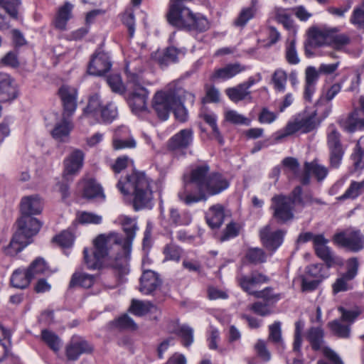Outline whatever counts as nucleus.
Returning <instances> with one entry per match:
<instances>
[{"mask_svg": "<svg viewBox=\"0 0 364 364\" xmlns=\"http://www.w3.org/2000/svg\"><path fill=\"white\" fill-rule=\"evenodd\" d=\"M230 186L229 180L218 172H210L208 164L193 167L183 176V188L178 193L180 200L190 205L205 201L210 196L220 194Z\"/></svg>", "mask_w": 364, "mask_h": 364, "instance_id": "1", "label": "nucleus"}, {"mask_svg": "<svg viewBox=\"0 0 364 364\" xmlns=\"http://www.w3.org/2000/svg\"><path fill=\"white\" fill-rule=\"evenodd\" d=\"M152 180L143 171H134L121 178L117 187L124 195L132 194V204L136 210L146 208L153 198Z\"/></svg>", "mask_w": 364, "mask_h": 364, "instance_id": "2", "label": "nucleus"}, {"mask_svg": "<svg viewBox=\"0 0 364 364\" xmlns=\"http://www.w3.org/2000/svg\"><path fill=\"white\" fill-rule=\"evenodd\" d=\"M166 18L169 24L189 31L204 32L209 28L208 19L200 14H193L183 4L170 3Z\"/></svg>", "mask_w": 364, "mask_h": 364, "instance_id": "3", "label": "nucleus"}, {"mask_svg": "<svg viewBox=\"0 0 364 364\" xmlns=\"http://www.w3.org/2000/svg\"><path fill=\"white\" fill-rule=\"evenodd\" d=\"M123 230L126 233V238H122V252L119 253L112 262V268L117 274V280L119 282L122 277L129 273V261L130 259L132 243L135 237L136 231L138 230L136 222L127 216H123L121 220Z\"/></svg>", "mask_w": 364, "mask_h": 364, "instance_id": "4", "label": "nucleus"}, {"mask_svg": "<svg viewBox=\"0 0 364 364\" xmlns=\"http://www.w3.org/2000/svg\"><path fill=\"white\" fill-rule=\"evenodd\" d=\"M118 247L122 251V237L119 234L111 232L109 235H100L94 240V251L89 255L88 249L83 250L84 262L88 269H100L102 265V259L109 255L112 246Z\"/></svg>", "mask_w": 364, "mask_h": 364, "instance_id": "5", "label": "nucleus"}, {"mask_svg": "<svg viewBox=\"0 0 364 364\" xmlns=\"http://www.w3.org/2000/svg\"><path fill=\"white\" fill-rule=\"evenodd\" d=\"M185 93L186 90L175 83L158 91L152 100V107L158 117L163 121L168 119L173 107L180 104V96Z\"/></svg>", "mask_w": 364, "mask_h": 364, "instance_id": "6", "label": "nucleus"}, {"mask_svg": "<svg viewBox=\"0 0 364 364\" xmlns=\"http://www.w3.org/2000/svg\"><path fill=\"white\" fill-rule=\"evenodd\" d=\"M42 210V203L36 196L24 197L21 202V212L22 216L20 218V225L21 230L26 228V225L31 224L32 228L28 230V234L32 235L38 232L41 228L40 222L32 215L41 213Z\"/></svg>", "mask_w": 364, "mask_h": 364, "instance_id": "7", "label": "nucleus"}, {"mask_svg": "<svg viewBox=\"0 0 364 364\" xmlns=\"http://www.w3.org/2000/svg\"><path fill=\"white\" fill-rule=\"evenodd\" d=\"M333 242L353 252H358L364 249V235L360 230L350 227L336 233Z\"/></svg>", "mask_w": 364, "mask_h": 364, "instance_id": "8", "label": "nucleus"}, {"mask_svg": "<svg viewBox=\"0 0 364 364\" xmlns=\"http://www.w3.org/2000/svg\"><path fill=\"white\" fill-rule=\"evenodd\" d=\"M327 146L329 151V167L338 168L342 163L345 149L341 144V134L334 125H331L328 129Z\"/></svg>", "mask_w": 364, "mask_h": 364, "instance_id": "9", "label": "nucleus"}, {"mask_svg": "<svg viewBox=\"0 0 364 364\" xmlns=\"http://www.w3.org/2000/svg\"><path fill=\"white\" fill-rule=\"evenodd\" d=\"M316 127V119L314 114L299 115L293 122H288L283 129L277 132V139H282L297 132L308 133L313 131Z\"/></svg>", "mask_w": 364, "mask_h": 364, "instance_id": "10", "label": "nucleus"}, {"mask_svg": "<svg viewBox=\"0 0 364 364\" xmlns=\"http://www.w3.org/2000/svg\"><path fill=\"white\" fill-rule=\"evenodd\" d=\"M18 230L14 234L8 246L4 247V253L7 255L14 256L20 252L28 245L31 243V237L36 235L35 232L32 235L28 234V230L32 228L31 224L26 225L23 230L21 228L20 218L17 221Z\"/></svg>", "mask_w": 364, "mask_h": 364, "instance_id": "11", "label": "nucleus"}, {"mask_svg": "<svg viewBox=\"0 0 364 364\" xmlns=\"http://www.w3.org/2000/svg\"><path fill=\"white\" fill-rule=\"evenodd\" d=\"M294 206L291 197L276 195L272 198L270 208L274 210V218L279 223H285L294 218Z\"/></svg>", "mask_w": 364, "mask_h": 364, "instance_id": "12", "label": "nucleus"}, {"mask_svg": "<svg viewBox=\"0 0 364 364\" xmlns=\"http://www.w3.org/2000/svg\"><path fill=\"white\" fill-rule=\"evenodd\" d=\"M306 337L314 350H322L323 355L333 364H344L338 354L331 348L323 346L324 332L321 328H311L307 333Z\"/></svg>", "mask_w": 364, "mask_h": 364, "instance_id": "13", "label": "nucleus"}, {"mask_svg": "<svg viewBox=\"0 0 364 364\" xmlns=\"http://www.w3.org/2000/svg\"><path fill=\"white\" fill-rule=\"evenodd\" d=\"M93 346L84 338L73 336L65 347V355L68 360L75 361L82 354L91 353Z\"/></svg>", "mask_w": 364, "mask_h": 364, "instance_id": "14", "label": "nucleus"}, {"mask_svg": "<svg viewBox=\"0 0 364 364\" xmlns=\"http://www.w3.org/2000/svg\"><path fill=\"white\" fill-rule=\"evenodd\" d=\"M286 232L282 230L272 231L270 225L259 230V238L263 246L269 251L275 252L282 244Z\"/></svg>", "mask_w": 364, "mask_h": 364, "instance_id": "15", "label": "nucleus"}, {"mask_svg": "<svg viewBox=\"0 0 364 364\" xmlns=\"http://www.w3.org/2000/svg\"><path fill=\"white\" fill-rule=\"evenodd\" d=\"M237 281L244 291L253 296V293L257 291L254 289L259 285L268 283L269 278L267 275L255 270L251 272L249 275L240 274L237 276Z\"/></svg>", "mask_w": 364, "mask_h": 364, "instance_id": "16", "label": "nucleus"}, {"mask_svg": "<svg viewBox=\"0 0 364 364\" xmlns=\"http://www.w3.org/2000/svg\"><path fill=\"white\" fill-rule=\"evenodd\" d=\"M132 91L129 99V105L134 113L139 114L147 110L148 90L140 84L132 85Z\"/></svg>", "mask_w": 364, "mask_h": 364, "instance_id": "17", "label": "nucleus"}, {"mask_svg": "<svg viewBox=\"0 0 364 364\" xmlns=\"http://www.w3.org/2000/svg\"><path fill=\"white\" fill-rule=\"evenodd\" d=\"M193 141L192 129H184L171 136L167 141V149L173 152H181L189 148Z\"/></svg>", "mask_w": 364, "mask_h": 364, "instance_id": "18", "label": "nucleus"}, {"mask_svg": "<svg viewBox=\"0 0 364 364\" xmlns=\"http://www.w3.org/2000/svg\"><path fill=\"white\" fill-rule=\"evenodd\" d=\"M84 157L82 151L75 149L65 159L63 178L66 181L70 180L73 176L78 173L83 166Z\"/></svg>", "mask_w": 364, "mask_h": 364, "instance_id": "19", "label": "nucleus"}, {"mask_svg": "<svg viewBox=\"0 0 364 364\" xmlns=\"http://www.w3.org/2000/svg\"><path fill=\"white\" fill-rule=\"evenodd\" d=\"M112 67V63L107 53L96 51L92 56L87 67L90 75L100 76L107 73Z\"/></svg>", "mask_w": 364, "mask_h": 364, "instance_id": "20", "label": "nucleus"}, {"mask_svg": "<svg viewBox=\"0 0 364 364\" xmlns=\"http://www.w3.org/2000/svg\"><path fill=\"white\" fill-rule=\"evenodd\" d=\"M246 69L245 65L237 62L228 63L223 67L215 69L210 78L213 82L226 81L246 70Z\"/></svg>", "mask_w": 364, "mask_h": 364, "instance_id": "21", "label": "nucleus"}, {"mask_svg": "<svg viewBox=\"0 0 364 364\" xmlns=\"http://www.w3.org/2000/svg\"><path fill=\"white\" fill-rule=\"evenodd\" d=\"M58 95L63 106V113L72 116L77 107V90L71 86L63 85L58 90Z\"/></svg>", "mask_w": 364, "mask_h": 364, "instance_id": "22", "label": "nucleus"}, {"mask_svg": "<svg viewBox=\"0 0 364 364\" xmlns=\"http://www.w3.org/2000/svg\"><path fill=\"white\" fill-rule=\"evenodd\" d=\"M328 240L323 235L319 234L314 238V250L316 255L321 259L328 267H331L336 263V257L329 247L326 245Z\"/></svg>", "mask_w": 364, "mask_h": 364, "instance_id": "23", "label": "nucleus"}, {"mask_svg": "<svg viewBox=\"0 0 364 364\" xmlns=\"http://www.w3.org/2000/svg\"><path fill=\"white\" fill-rule=\"evenodd\" d=\"M126 62L125 73L128 82L132 85L140 84L141 75L144 70V65L141 57L129 55Z\"/></svg>", "mask_w": 364, "mask_h": 364, "instance_id": "24", "label": "nucleus"}, {"mask_svg": "<svg viewBox=\"0 0 364 364\" xmlns=\"http://www.w3.org/2000/svg\"><path fill=\"white\" fill-rule=\"evenodd\" d=\"M17 97V90L11 77L5 73H0V102L14 100Z\"/></svg>", "mask_w": 364, "mask_h": 364, "instance_id": "25", "label": "nucleus"}, {"mask_svg": "<svg viewBox=\"0 0 364 364\" xmlns=\"http://www.w3.org/2000/svg\"><path fill=\"white\" fill-rule=\"evenodd\" d=\"M136 144V141L130 136L129 130L127 127L122 126L116 129L113 139L114 149L134 148Z\"/></svg>", "mask_w": 364, "mask_h": 364, "instance_id": "26", "label": "nucleus"}, {"mask_svg": "<svg viewBox=\"0 0 364 364\" xmlns=\"http://www.w3.org/2000/svg\"><path fill=\"white\" fill-rule=\"evenodd\" d=\"M161 281L159 275L154 271L144 272L140 278L139 290L144 294H151L161 285Z\"/></svg>", "mask_w": 364, "mask_h": 364, "instance_id": "27", "label": "nucleus"}, {"mask_svg": "<svg viewBox=\"0 0 364 364\" xmlns=\"http://www.w3.org/2000/svg\"><path fill=\"white\" fill-rule=\"evenodd\" d=\"M71 116L63 114L62 119L57 122L52 131L53 137L59 141H65L73 129Z\"/></svg>", "mask_w": 364, "mask_h": 364, "instance_id": "28", "label": "nucleus"}, {"mask_svg": "<svg viewBox=\"0 0 364 364\" xmlns=\"http://www.w3.org/2000/svg\"><path fill=\"white\" fill-rule=\"evenodd\" d=\"M225 217L224 206L219 203L210 206L205 213L206 222L212 229L219 228L223 225Z\"/></svg>", "mask_w": 364, "mask_h": 364, "instance_id": "29", "label": "nucleus"}, {"mask_svg": "<svg viewBox=\"0 0 364 364\" xmlns=\"http://www.w3.org/2000/svg\"><path fill=\"white\" fill-rule=\"evenodd\" d=\"M168 331L180 336L182 344L186 348L193 342V329L187 325L180 326L178 323L171 322L168 325Z\"/></svg>", "mask_w": 364, "mask_h": 364, "instance_id": "30", "label": "nucleus"}, {"mask_svg": "<svg viewBox=\"0 0 364 364\" xmlns=\"http://www.w3.org/2000/svg\"><path fill=\"white\" fill-rule=\"evenodd\" d=\"M259 9V0H251L250 5L243 8L234 21V25L243 28L247 23L253 18Z\"/></svg>", "mask_w": 364, "mask_h": 364, "instance_id": "31", "label": "nucleus"}, {"mask_svg": "<svg viewBox=\"0 0 364 364\" xmlns=\"http://www.w3.org/2000/svg\"><path fill=\"white\" fill-rule=\"evenodd\" d=\"M82 196L87 199L100 198L103 200L105 198L102 188L94 179L83 182Z\"/></svg>", "mask_w": 364, "mask_h": 364, "instance_id": "32", "label": "nucleus"}, {"mask_svg": "<svg viewBox=\"0 0 364 364\" xmlns=\"http://www.w3.org/2000/svg\"><path fill=\"white\" fill-rule=\"evenodd\" d=\"M73 8V4L68 1H65L63 6L58 9L54 21V25L56 28L61 31L65 30L67 23L72 17Z\"/></svg>", "mask_w": 364, "mask_h": 364, "instance_id": "33", "label": "nucleus"}, {"mask_svg": "<svg viewBox=\"0 0 364 364\" xmlns=\"http://www.w3.org/2000/svg\"><path fill=\"white\" fill-rule=\"evenodd\" d=\"M331 30L312 28L309 29L310 43L314 47H320L330 43Z\"/></svg>", "mask_w": 364, "mask_h": 364, "instance_id": "34", "label": "nucleus"}, {"mask_svg": "<svg viewBox=\"0 0 364 364\" xmlns=\"http://www.w3.org/2000/svg\"><path fill=\"white\" fill-rule=\"evenodd\" d=\"M95 282V277L93 275L76 271L71 277L69 283L70 288H75L76 287H81L83 288L91 287Z\"/></svg>", "mask_w": 364, "mask_h": 364, "instance_id": "35", "label": "nucleus"}, {"mask_svg": "<svg viewBox=\"0 0 364 364\" xmlns=\"http://www.w3.org/2000/svg\"><path fill=\"white\" fill-rule=\"evenodd\" d=\"M225 94L234 102H238L245 100H252L251 92L247 90L241 83L235 87L227 88Z\"/></svg>", "mask_w": 364, "mask_h": 364, "instance_id": "36", "label": "nucleus"}, {"mask_svg": "<svg viewBox=\"0 0 364 364\" xmlns=\"http://www.w3.org/2000/svg\"><path fill=\"white\" fill-rule=\"evenodd\" d=\"M195 96L191 93L186 91V93L181 95L180 96V104L177 105L173 109L172 112H173L175 117L180 122H186L188 118V112L187 109L183 106V103L186 101L190 102L191 104L194 102Z\"/></svg>", "mask_w": 364, "mask_h": 364, "instance_id": "37", "label": "nucleus"}, {"mask_svg": "<svg viewBox=\"0 0 364 364\" xmlns=\"http://www.w3.org/2000/svg\"><path fill=\"white\" fill-rule=\"evenodd\" d=\"M31 280V273L28 272L27 269H16L11 277L12 286L18 289L26 288Z\"/></svg>", "mask_w": 364, "mask_h": 364, "instance_id": "38", "label": "nucleus"}, {"mask_svg": "<svg viewBox=\"0 0 364 364\" xmlns=\"http://www.w3.org/2000/svg\"><path fill=\"white\" fill-rule=\"evenodd\" d=\"M288 80V74L286 70L282 68L276 69L271 78L274 90L277 92H284L287 87Z\"/></svg>", "mask_w": 364, "mask_h": 364, "instance_id": "39", "label": "nucleus"}, {"mask_svg": "<svg viewBox=\"0 0 364 364\" xmlns=\"http://www.w3.org/2000/svg\"><path fill=\"white\" fill-rule=\"evenodd\" d=\"M361 139L362 137L357 141L350 155L353 168V172H360L364 169V149L361 147Z\"/></svg>", "mask_w": 364, "mask_h": 364, "instance_id": "40", "label": "nucleus"}, {"mask_svg": "<svg viewBox=\"0 0 364 364\" xmlns=\"http://www.w3.org/2000/svg\"><path fill=\"white\" fill-rule=\"evenodd\" d=\"M26 269L28 272L31 273L32 279L41 275H48L50 274L48 264L42 257H37L31 263L30 266Z\"/></svg>", "mask_w": 364, "mask_h": 364, "instance_id": "41", "label": "nucleus"}, {"mask_svg": "<svg viewBox=\"0 0 364 364\" xmlns=\"http://www.w3.org/2000/svg\"><path fill=\"white\" fill-rule=\"evenodd\" d=\"M331 332L342 338H348L350 336V326L341 319H335L328 323Z\"/></svg>", "mask_w": 364, "mask_h": 364, "instance_id": "42", "label": "nucleus"}, {"mask_svg": "<svg viewBox=\"0 0 364 364\" xmlns=\"http://www.w3.org/2000/svg\"><path fill=\"white\" fill-rule=\"evenodd\" d=\"M304 168L307 171H311L318 181H323L328 173V168L326 166L318 164L316 159H314L311 162H305Z\"/></svg>", "mask_w": 364, "mask_h": 364, "instance_id": "43", "label": "nucleus"}, {"mask_svg": "<svg viewBox=\"0 0 364 364\" xmlns=\"http://www.w3.org/2000/svg\"><path fill=\"white\" fill-rule=\"evenodd\" d=\"M41 338L43 342L55 353L60 350L62 342L58 336L55 333L44 329L41 331Z\"/></svg>", "mask_w": 364, "mask_h": 364, "instance_id": "44", "label": "nucleus"}, {"mask_svg": "<svg viewBox=\"0 0 364 364\" xmlns=\"http://www.w3.org/2000/svg\"><path fill=\"white\" fill-rule=\"evenodd\" d=\"M329 268L322 264H310L306 267V273L308 276L322 281L329 275Z\"/></svg>", "mask_w": 364, "mask_h": 364, "instance_id": "45", "label": "nucleus"}, {"mask_svg": "<svg viewBox=\"0 0 364 364\" xmlns=\"http://www.w3.org/2000/svg\"><path fill=\"white\" fill-rule=\"evenodd\" d=\"M273 12L276 21L282 23L286 29L290 30L293 28V21L291 19L289 9L276 7Z\"/></svg>", "mask_w": 364, "mask_h": 364, "instance_id": "46", "label": "nucleus"}, {"mask_svg": "<svg viewBox=\"0 0 364 364\" xmlns=\"http://www.w3.org/2000/svg\"><path fill=\"white\" fill-rule=\"evenodd\" d=\"M245 258L248 262L256 265L264 263L267 261V255L261 248L251 247L247 250Z\"/></svg>", "mask_w": 364, "mask_h": 364, "instance_id": "47", "label": "nucleus"}, {"mask_svg": "<svg viewBox=\"0 0 364 364\" xmlns=\"http://www.w3.org/2000/svg\"><path fill=\"white\" fill-rule=\"evenodd\" d=\"M117 115V107L113 103L108 102L104 105L100 109L99 112L100 120L99 119L97 120L100 122L110 123L116 118Z\"/></svg>", "mask_w": 364, "mask_h": 364, "instance_id": "48", "label": "nucleus"}, {"mask_svg": "<svg viewBox=\"0 0 364 364\" xmlns=\"http://www.w3.org/2000/svg\"><path fill=\"white\" fill-rule=\"evenodd\" d=\"M338 311L341 315L340 319L350 326L362 313L361 309L358 306H355L351 309L340 306L338 308Z\"/></svg>", "mask_w": 364, "mask_h": 364, "instance_id": "49", "label": "nucleus"}, {"mask_svg": "<svg viewBox=\"0 0 364 364\" xmlns=\"http://www.w3.org/2000/svg\"><path fill=\"white\" fill-rule=\"evenodd\" d=\"M201 117L212 128L213 138L215 139L220 144H223L224 140L218 127L216 123L217 117L215 114L213 113L205 112L201 114Z\"/></svg>", "mask_w": 364, "mask_h": 364, "instance_id": "50", "label": "nucleus"}, {"mask_svg": "<svg viewBox=\"0 0 364 364\" xmlns=\"http://www.w3.org/2000/svg\"><path fill=\"white\" fill-rule=\"evenodd\" d=\"M182 252V248L173 242L172 240L165 245L163 250L166 260H172L177 262L180 261Z\"/></svg>", "mask_w": 364, "mask_h": 364, "instance_id": "51", "label": "nucleus"}, {"mask_svg": "<svg viewBox=\"0 0 364 364\" xmlns=\"http://www.w3.org/2000/svg\"><path fill=\"white\" fill-rule=\"evenodd\" d=\"M102 102L100 97L97 94H95L89 98L87 106L85 109V112L87 114H90L94 117L98 119L99 112L103 107Z\"/></svg>", "mask_w": 364, "mask_h": 364, "instance_id": "52", "label": "nucleus"}, {"mask_svg": "<svg viewBox=\"0 0 364 364\" xmlns=\"http://www.w3.org/2000/svg\"><path fill=\"white\" fill-rule=\"evenodd\" d=\"M253 296L255 298L263 299V302L271 306H273L281 299V295L279 294H274L271 287H266L261 291L254 292Z\"/></svg>", "mask_w": 364, "mask_h": 364, "instance_id": "53", "label": "nucleus"}, {"mask_svg": "<svg viewBox=\"0 0 364 364\" xmlns=\"http://www.w3.org/2000/svg\"><path fill=\"white\" fill-rule=\"evenodd\" d=\"M364 188V181L360 182L352 181L345 191V193L338 198V200H343L346 199H355L356 198L361 192V190Z\"/></svg>", "mask_w": 364, "mask_h": 364, "instance_id": "54", "label": "nucleus"}, {"mask_svg": "<svg viewBox=\"0 0 364 364\" xmlns=\"http://www.w3.org/2000/svg\"><path fill=\"white\" fill-rule=\"evenodd\" d=\"M152 307L151 302L133 299L129 310L133 314L141 316L149 312Z\"/></svg>", "mask_w": 364, "mask_h": 364, "instance_id": "55", "label": "nucleus"}, {"mask_svg": "<svg viewBox=\"0 0 364 364\" xmlns=\"http://www.w3.org/2000/svg\"><path fill=\"white\" fill-rule=\"evenodd\" d=\"M282 323L280 321H275L269 326L268 339L275 345L282 346L284 343L282 337Z\"/></svg>", "mask_w": 364, "mask_h": 364, "instance_id": "56", "label": "nucleus"}, {"mask_svg": "<svg viewBox=\"0 0 364 364\" xmlns=\"http://www.w3.org/2000/svg\"><path fill=\"white\" fill-rule=\"evenodd\" d=\"M285 59L289 65H297L300 62V58L296 48V41L294 39L287 43L285 48Z\"/></svg>", "mask_w": 364, "mask_h": 364, "instance_id": "57", "label": "nucleus"}, {"mask_svg": "<svg viewBox=\"0 0 364 364\" xmlns=\"http://www.w3.org/2000/svg\"><path fill=\"white\" fill-rule=\"evenodd\" d=\"M77 220L81 224H100L102 220L101 215L90 212H79L77 213Z\"/></svg>", "mask_w": 364, "mask_h": 364, "instance_id": "58", "label": "nucleus"}, {"mask_svg": "<svg viewBox=\"0 0 364 364\" xmlns=\"http://www.w3.org/2000/svg\"><path fill=\"white\" fill-rule=\"evenodd\" d=\"M350 22L355 26L358 30L364 32V7L354 8Z\"/></svg>", "mask_w": 364, "mask_h": 364, "instance_id": "59", "label": "nucleus"}, {"mask_svg": "<svg viewBox=\"0 0 364 364\" xmlns=\"http://www.w3.org/2000/svg\"><path fill=\"white\" fill-rule=\"evenodd\" d=\"M52 241L61 247H70L73 244L74 237L72 232L65 230L54 237Z\"/></svg>", "mask_w": 364, "mask_h": 364, "instance_id": "60", "label": "nucleus"}, {"mask_svg": "<svg viewBox=\"0 0 364 364\" xmlns=\"http://www.w3.org/2000/svg\"><path fill=\"white\" fill-rule=\"evenodd\" d=\"M107 82L113 92L122 94L125 91V86L119 74L109 75L107 77Z\"/></svg>", "mask_w": 364, "mask_h": 364, "instance_id": "61", "label": "nucleus"}, {"mask_svg": "<svg viewBox=\"0 0 364 364\" xmlns=\"http://www.w3.org/2000/svg\"><path fill=\"white\" fill-rule=\"evenodd\" d=\"M343 128L348 132H354L357 130H361V119L357 117L355 112L350 114L343 124Z\"/></svg>", "mask_w": 364, "mask_h": 364, "instance_id": "62", "label": "nucleus"}, {"mask_svg": "<svg viewBox=\"0 0 364 364\" xmlns=\"http://www.w3.org/2000/svg\"><path fill=\"white\" fill-rule=\"evenodd\" d=\"M350 41V37L347 34H333L331 31L330 43L336 49H341L346 45L349 44Z\"/></svg>", "mask_w": 364, "mask_h": 364, "instance_id": "63", "label": "nucleus"}, {"mask_svg": "<svg viewBox=\"0 0 364 364\" xmlns=\"http://www.w3.org/2000/svg\"><path fill=\"white\" fill-rule=\"evenodd\" d=\"M21 4V0H4L2 6L6 13L13 18H18V8Z\"/></svg>", "mask_w": 364, "mask_h": 364, "instance_id": "64", "label": "nucleus"}]
</instances>
